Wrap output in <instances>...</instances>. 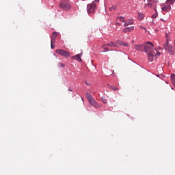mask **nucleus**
I'll use <instances>...</instances> for the list:
<instances>
[{
    "label": "nucleus",
    "instance_id": "1",
    "mask_svg": "<svg viewBox=\"0 0 175 175\" xmlns=\"http://www.w3.org/2000/svg\"><path fill=\"white\" fill-rule=\"evenodd\" d=\"M144 53H151L154 50V44L150 41L144 43Z\"/></svg>",
    "mask_w": 175,
    "mask_h": 175
},
{
    "label": "nucleus",
    "instance_id": "2",
    "mask_svg": "<svg viewBox=\"0 0 175 175\" xmlns=\"http://www.w3.org/2000/svg\"><path fill=\"white\" fill-rule=\"evenodd\" d=\"M59 8L63 10L68 12V10H70L72 5L68 1H62L59 2Z\"/></svg>",
    "mask_w": 175,
    "mask_h": 175
},
{
    "label": "nucleus",
    "instance_id": "3",
    "mask_svg": "<svg viewBox=\"0 0 175 175\" xmlns=\"http://www.w3.org/2000/svg\"><path fill=\"white\" fill-rule=\"evenodd\" d=\"M165 51H167L170 55H174V50L173 49V45H169V40L167 39L166 43L163 44Z\"/></svg>",
    "mask_w": 175,
    "mask_h": 175
},
{
    "label": "nucleus",
    "instance_id": "4",
    "mask_svg": "<svg viewBox=\"0 0 175 175\" xmlns=\"http://www.w3.org/2000/svg\"><path fill=\"white\" fill-rule=\"evenodd\" d=\"M95 8H96V3L95 1H92L91 3L88 4L87 5V12L90 14V13H94L95 12Z\"/></svg>",
    "mask_w": 175,
    "mask_h": 175
},
{
    "label": "nucleus",
    "instance_id": "5",
    "mask_svg": "<svg viewBox=\"0 0 175 175\" xmlns=\"http://www.w3.org/2000/svg\"><path fill=\"white\" fill-rule=\"evenodd\" d=\"M57 54H59L60 55H62L63 57H66V58H69L70 57V54L68 51H66L62 49H57L56 50Z\"/></svg>",
    "mask_w": 175,
    "mask_h": 175
},
{
    "label": "nucleus",
    "instance_id": "6",
    "mask_svg": "<svg viewBox=\"0 0 175 175\" xmlns=\"http://www.w3.org/2000/svg\"><path fill=\"white\" fill-rule=\"evenodd\" d=\"M147 55H148V59L150 62H152L154 61V54H155V53L154 51L152 52H148L146 53Z\"/></svg>",
    "mask_w": 175,
    "mask_h": 175
},
{
    "label": "nucleus",
    "instance_id": "7",
    "mask_svg": "<svg viewBox=\"0 0 175 175\" xmlns=\"http://www.w3.org/2000/svg\"><path fill=\"white\" fill-rule=\"evenodd\" d=\"M133 29H135V27L130 26V27L123 29L122 32H124V33H128V32H132V31H133Z\"/></svg>",
    "mask_w": 175,
    "mask_h": 175
},
{
    "label": "nucleus",
    "instance_id": "8",
    "mask_svg": "<svg viewBox=\"0 0 175 175\" xmlns=\"http://www.w3.org/2000/svg\"><path fill=\"white\" fill-rule=\"evenodd\" d=\"M83 55V54L80 53V54H77L75 56H72V59H76L77 61H78V62H81V56Z\"/></svg>",
    "mask_w": 175,
    "mask_h": 175
},
{
    "label": "nucleus",
    "instance_id": "9",
    "mask_svg": "<svg viewBox=\"0 0 175 175\" xmlns=\"http://www.w3.org/2000/svg\"><path fill=\"white\" fill-rule=\"evenodd\" d=\"M135 49L137 51H144V44L135 45Z\"/></svg>",
    "mask_w": 175,
    "mask_h": 175
},
{
    "label": "nucleus",
    "instance_id": "10",
    "mask_svg": "<svg viewBox=\"0 0 175 175\" xmlns=\"http://www.w3.org/2000/svg\"><path fill=\"white\" fill-rule=\"evenodd\" d=\"M171 9H172V7L170 6V4H168L161 8V10H163V12H170Z\"/></svg>",
    "mask_w": 175,
    "mask_h": 175
},
{
    "label": "nucleus",
    "instance_id": "11",
    "mask_svg": "<svg viewBox=\"0 0 175 175\" xmlns=\"http://www.w3.org/2000/svg\"><path fill=\"white\" fill-rule=\"evenodd\" d=\"M128 25H133V20L130 19L124 23V27H128Z\"/></svg>",
    "mask_w": 175,
    "mask_h": 175
},
{
    "label": "nucleus",
    "instance_id": "12",
    "mask_svg": "<svg viewBox=\"0 0 175 175\" xmlns=\"http://www.w3.org/2000/svg\"><path fill=\"white\" fill-rule=\"evenodd\" d=\"M105 46H109L110 47H118V45H117V44H116L113 42H111L109 43H107L105 44Z\"/></svg>",
    "mask_w": 175,
    "mask_h": 175
},
{
    "label": "nucleus",
    "instance_id": "13",
    "mask_svg": "<svg viewBox=\"0 0 175 175\" xmlns=\"http://www.w3.org/2000/svg\"><path fill=\"white\" fill-rule=\"evenodd\" d=\"M107 87H109L110 90H113V91H118V88L111 85L110 84H107Z\"/></svg>",
    "mask_w": 175,
    "mask_h": 175
},
{
    "label": "nucleus",
    "instance_id": "14",
    "mask_svg": "<svg viewBox=\"0 0 175 175\" xmlns=\"http://www.w3.org/2000/svg\"><path fill=\"white\" fill-rule=\"evenodd\" d=\"M89 102H90V103H91L92 105H93L94 106H96V104L98 103L95 101V99H94V97L90 98V100H89Z\"/></svg>",
    "mask_w": 175,
    "mask_h": 175
},
{
    "label": "nucleus",
    "instance_id": "15",
    "mask_svg": "<svg viewBox=\"0 0 175 175\" xmlns=\"http://www.w3.org/2000/svg\"><path fill=\"white\" fill-rule=\"evenodd\" d=\"M117 20H119V21H120L121 23H125V18H124V16H118L117 18Z\"/></svg>",
    "mask_w": 175,
    "mask_h": 175
},
{
    "label": "nucleus",
    "instance_id": "16",
    "mask_svg": "<svg viewBox=\"0 0 175 175\" xmlns=\"http://www.w3.org/2000/svg\"><path fill=\"white\" fill-rule=\"evenodd\" d=\"M144 18V14L143 13H138V20H143Z\"/></svg>",
    "mask_w": 175,
    "mask_h": 175
},
{
    "label": "nucleus",
    "instance_id": "17",
    "mask_svg": "<svg viewBox=\"0 0 175 175\" xmlns=\"http://www.w3.org/2000/svg\"><path fill=\"white\" fill-rule=\"evenodd\" d=\"M86 98H87V99L88 100H90V99H92V98H93L92 97V96L91 95V94H90V93H86Z\"/></svg>",
    "mask_w": 175,
    "mask_h": 175
},
{
    "label": "nucleus",
    "instance_id": "18",
    "mask_svg": "<svg viewBox=\"0 0 175 175\" xmlns=\"http://www.w3.org/2000/svg\"><path fill=\"white\" fill-rule=\"evenodd\" d=\"M167 3H168V5H173V3H174L175 0H167Z\"/></svg>",
    "mask_w": 175,
    "mask_h": 175
},
{
    "label": "nucleus",
    "instance_id": "19",
    "mask_svg": "<svg viewBox=\"0 0 175 175\" xmlns=\"http://www.w3.org/2000/svg\"><path fill=\"white\" fill-rule=\"evenodd\" d=\"M112 10H117V5H113L112 7H110L109 11L111 12Z\"/></svg>",
    "mask_w": 175,
    "mask_h": 175
},
{
    "label": "nucleus",
    "instance_id": "20",
    "mask_svg": "<svg viewBox=\"0 0 175 175\" xmlns=\"http://www.w3.org/2000/svg\"><path fill=\"white\" fill-rule=\"evenodd\" d=\"M122 41H121V40H117L116 42V44H117V46H122Z\"/></svg>",
    "mask_w": 175,
    "mask_h": 175
},
{
    "label": "nucleus",
    "instance_id": "21",
    "mask_svg": "<svg viewBox=\"0 0 175 175\" xmlns=\"http://www.w3.org/2000/svg\"><path fill=\"white\" fill-rule=\"evenodd\" d=\"M58 66H59V68H65V64H62L61 62H59L57 64Z\"/></svg>",
    "mask_w": 175,
    "mask_h": 175
},
{
    "label": "nucleus",
    "instance_id": "22",
    "mask_svg": "<svg viewBox=\"0 0 175 175\" xmlns=\"http://www.w3.org/2000/svg\"><path fill=\"white\" fill-rule=\"evenodd\" d=\"M58 36V33L54 31L52 34V38H57Z\"/></svg>",
    "mask_w": 175,
    "mask_h": 175
},
{
    "label": "nucleus",
    "instance_id": "23",
    "mask_svg": "<svg viewBox=\"0 0 175 175\" xmlns=\"http://www.w3.org/2000/svg\"><path fill=\"white\" fill-rule=\"evenodd\" d=\"M122 46H123L124 47H128V46H129V44L123 42L122 43Z\"/></svg>",
    "mask_w": 175,
    "mask_h": 175
},
{
    "label": "nucleus",
    "instance_id": "24",
    "mask_svg": "<svg viewBox=\"0 0 175 175\" xmlns=\"http://www.w3.org/2000/svg\"><path fill=\"white\" fill-rule=\"evenodd\" d=\"M101 100L103 102V103H107V100L103 97L101 98Z\"/></svg>",
    "mask_w": 175,
    "mask_h": 175
},
{
    "label": "nucleus",
    "instance_id": "25",
    "mask_svg": "<svg viewBox=\"0 0 175 175\" xmlns=\"http://www.w3.org/2000/svg\"><path fill=\"white\" fill-rule=\"evenodd\" d=\"M55 38L52 37L51 39V44L55 43Z\"/></svg>",
    "mask_w": 175,
    "mask_h": 175
},
{
    "label": "nucleus",
    "instance_id": "26",
    "mask_svg": "<svg viewBox=\"0 0 175 175\" xmlns=\"http://www.w3.org/2000/svg\"><path fill=\"white\" fill-rule=\"evenodd\" d=\"M158 17V13L154 14L152 16V18H157Z\"/></svg>",
    "mask_w": 175,
    "mask_h": 175
},
{
    "label": "nucleus",
    "instance_id": "27",
    "mask_svg": "<svg viewBox=\"0 0 175 175\" xmlns=\"http://www.w3.org/2000/svg\"><path fill=\"white\" fill-rule=\"evenodd\" d=\"M55 47V44H53V43H52V44L51 43V49H54Z\"/></svg>",
    "mask_w": 175,
    "mask_h": 175
},
{
    "label": "nucleus",
    "instance_id": "28",
    "mask_svg": "<svg viewBox=\"0 0 175 175\" xmlns=\"http://www.w3.org/2000/svg\"><path fill=\"white\" fill-rule=\"evenodd\" d=\"M152 0H148V5L150 6H152V4L150 3V2H151Z\"/></svg>",
    "mask_w": 175,
    "mask_h": 175
},
{
    "label": "nucleus",
    "instance_id": "29",
    "mask_svg": "<svg viewBox=\"0 0 175 175\" xmlns=\"http://www.w3.org/2000/svg\"><path fill=\"white\" fill-rule=\"evenodd\" d=\"M116 25H118V27H121V25H122V24L120 23L117 22Z\"/></svg>",
    "mask_w": 175,
    "mask_h": 175
},
{
    "label": "nucleus",
    "instance_id": "30",
    "mask_svg": "<svg viewBox=\"0 0 175 175\" xmlns=\"http://www.w3.org/2000/svg\"><path fill=\"white\" fill-rule=\"evenodd\" d=\"M140 28H142V29H144V31H147V28H146L144 27H140Z\"/></svg>",
    "mask_w": 175,
    "mask_h": 175
},
{
    "label": "nucleus",
    "instance_id": "31",
    "mask_svg": "<svg viewBox=\"0 0 175 175\" xmlns=\"http://www.w3.org/2000/svg\"><path fill=\"white\" fill-rule=\"evenodd\" d=\"M85 83L86 85H89V86L91 85V83H88L87 81H85Z\"/></svg>",
    "mask_w": 175,
    "mask_h": 175
},
{
    "label": "nucleus",
    "instance_id": "32",
    "mask_svg": "<svg viewBox=\"0 0 175 175\" xmlns=\"http://www.w3.org/2000/svg\"><path fill=\"white\" fill-rule=\"evenodd\" d=\"M105 51H104L103 53H106V51H109V49H107V48H105Z\"/></svg>",
    "mask_w": 175,
    "mask_h": 175
},
{
    "label": "nucleus",
    "instance_id": "33",
    "mask_svg": "<svg viewBox=\"0 0 175 175\" xmlns=\"http://www.w3.org/2000/svg\"><path fill=\"white\" fill-rule=\"evenodd\" d=\"M160 21H165V19L161 18V19H160Z\"/></svg>",
    "mask_w": 175,
    "mask_h": 175
},
{
    "label": "nucleus",
    "instance_id": "34",
    "mask_svg": "<svg viewBox=\"0 0 175 175\" xmlns=\"http://www.w3.org/2000/svg\"><path fill=\"white\" fill-rule=\"evenodd\" d=\"M157 55H161V53L158 52V53H157Z\"/></svg>",
    "mask_w": 175,
    "mask_h": 175
},
{
    "label": "nucleus",
    "instance_id": "35",
    "mask_svg": "<svg viewBox=\"0 0 175 175\" xmlns=\"http://www.w3.org/2000/svg\"><path fill=\"white\" fill-rule=\"evenodd\" d=\"M68 91H70L71 92L73 91L70 88H68Z\"/></svg>",
    "mask_w": 175,
    "mask_h": 175
},
{
    "label": "nucleus",
    "instance_id": "36",
    "mask_svg": "<svg viewBox=\"0 0 175 175\" xmlns=\"http://www.w3.org/2000/svg\"><path fill=\"white\" fill-rule=\"evenodd\" d=\"M94 2H99V0H94Z\"/></svg>",
    "mask_w": 175,
    "mask_h": 175
},
{
    "label": "nucleus",
    "instance_id": "37",
    "mask_svg": "<svg viewBox=\"0 0 175 175\" xmlns=\"http://www.w3.org/2000/svg\"><path fill=\"white\" fill-rule=\"evenodd\" d=\"M123 54H125V55H126V53H125V52H123Z\"/></svg>",
    "mask_w": 175,
    "mask_h": 175
},
{
    "label": "nucleus",
    "instance_id": "38",
    "mask_svg": "<svg viewBox=\"0 0 175 175\" xmlns=\"http://www.w3.org/2000/svg\"><path fill=\"white\" fill-rule=\"evenodd\" d=\"M128 59H131L129 58V57H128Z\"/></svg>",
    "mask_w": 175,
    "mask_h": 175
},
{
    "label": "nucleus",
    "instance_id": "39",
    "mask_svg": "<svg viewBox=\"0 0 175 175\" xmlns=\"http://www.w3.org/2000/svg\"><path fill=\"white\" fill-rule=\"evenodd\" d=\"M112 73H114V70L112 71Z\"/></svg>",
    "mask_w": 175,
    "mask_h": 175
}]
</instances>
